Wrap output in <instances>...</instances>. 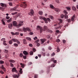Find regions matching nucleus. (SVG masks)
I'll return each mask as SVG.
<instances>
[{
  "label": "nucleus",
  "mask_w": 78,
  "mask_h": 78,
  "mask_svg": "<svg viewBox=\"0 0 78 78\" xmlns=\"http://www.w3.org/2000/svg\"><path fill=\"white\" fill-rule=\"evenodd\" d=\"M37 30H39L40 31V33H42L43 31V30L44 31H46L47 29H48V28H47V27L45 26L44 27V28L43 29H42V27L40 26H37Z\"/></svg>",
  "instance_id": "1"
},
{
  "label": "nucleus",
  "mask_w": 78,
  "mask_h": 78,
  "mask_svg": "<svg viewBox=\"0 0 78 78\" xmlns=\"http://www.w3.org/2000/svg\"><path fill=\"white\" fill-rule=\"evenodd\" d=\"M40 19H41L42 20H44L45 22V23H48V21L49 22H50V21H51V20L49 18H45L44 17H43L42 16L41 17H40Z\"/></svg>",
  "instance_id": "2"
},
{
  "label": "nucleus",
  "mask_w": 78,
  "mask_h": 78,
  "mask_svg": "<svg viewBox=\"0 0 78 78\" xmlns=\"http://www.w3.org/2000/svg\"><path fill=\"white\" fill-rule=\"evenodd\" d=\"M50 8H51L52 9H54L55 11H56L57 12H59V11H60L61 10L59 9L55 8V7L53 6L52 5H50Z\"/></svg>",
  "instance_id": "3"
},
{
  "label": "nucleus",
  "mask_w": 78,
  "mask_h": 78,
  "mask_svg": "<svg viewBox=\"0 0 78 78\" xmlns=\"http://www.w3.org/2000/svg\"><path fill=\"white\" fill-rule=\"evenodd\" d=\"M20 6L23 8H26L27 6V5L26 2H24L23 4L20 5Z\"/></svg>",
  "instance_id": "4"
},
{
  "label": "nucleus",
  "mask_w": 78,
  "mask_h": 78,
  "mask_svg": "<svg viewBox=\"0 0 78 78\" xmlns=\"http://www.w3.org/2000/svg\"><path fill=\"white\" fill-rule=\"evenodd\" d=\"M34 11L33 9H31L30 10V12H29L28 13L29 15H30V16H33L34 14Z\"/></svg>",
  "instance_id": "5"
},
{
  "label": "nucleus",
  "mask_w": 78,
  "mask_h": 78,
  "mask_svg": "<svg viewBox=\"0 0 78 78\" xmlns=\"http://www.w3.org/2000/svg\"><path fill=\"white\" fill-rule=\"evenodd\" d=\"M23 21H20L18 25V27H20L21 26H23Z\"/></svg>",
  "instance_id": "6"
},
{
  "label": "nucleus",
  "mask_w": 78,
  "mask_h": 78,
  "mask_svg": "<svg viewBox=\"0 0 78 78\" xmlns=\"http://www.w3.org/2000/svg\"><path fill=\"white\" fill-rule=\"evenodd\" d=\"M13 25L14 27H17L18 25L17 24V23L16 21H14L13 22Z\"/></svg>",
  "instance_id": "7"
},
{
  "label": "nucleus",
  "mask_w": 78,
  "mask_h": 78,
  "mask_svg": "<svg viewBox=\"0 0 78 78\" xmlns=\"http://www.w3.org/2000/svg\"><path fill=\"white\" fill-rule=\"evenodd\" d=\"M1 6L2 7H4V8H6L7 7V5L5 4L1 3Z\"/></svg>",
  "instance_id": "8"
},
{
  "label": "nucleus",
  "mask_w": 78,
  "mask_h": 78,
  "mask_svg": "<svg viewBox=\"0 0 78 78\" xmlns=\"http://www.w3.org/2000/svg\"><path fill=\"white\" fill-rule=\"evenodd\" d=\"M47 39H41V44H44V42H45L46 41Z\"/></svg>",
  "instance_id": "9"
},
{
  "label": "nucleus",
  "mask_w": 78,
  "mask_h": 78,
  "mask_svg": "<svg viewBox=\"0 0 78 78\" xmlns=\"http://www.w3.org/2000/svg\"><path fill=\"white\" fill-rule=\"evenodd\" d=\"M8 27L9 29H12V24L11 23H9L8 24Z\"/></svg>",
  "instance_id": "10"
},
{
  "label": "nucleus",
  "mask_w": 78,
  "mask_h": 78,
  "mask_svg": "<svg viewBox=\"0 0 78 78\" xmlns=\"http://www.w3.org/2000/svg\"><path fill=\"white\" fill-rule=\"evenodd\" d=\"M23 54L25 55H28V53L26 51H23Z\"/></svg>",
  "instance_id": "11"
},
{
  "label": "nucleus",
  "mask_w": 78,
  "mask_h": 78,
  "mask_svg": "<svg viewBox=\"0 0 78 78\" xmlns=\"http://www.w3.org/2000/svg\"><path fill=\"white\" fill-rule=\"evenodd\" d=\"M12 72H17V71H16V68L15 67L13 68L12 69Z\"/></svg>",
  "instance_id": "12"
},
{
  "label": "nucleus",
  "mask_w": 78,
  "mask_h": 78,
  "mask_svg": "<svg viewBox=\"0 0 78 78\" xmlns=\"http://www.w3.org/2000/svg\"><path fill=\"white\" fill-rule=\"evenodd\" d=\"M75 15H74L73 16V17L71 18V20L72 21H73L74 20V19H75Z\"/></svg>",
  "instance_id": "13"
},
{
  "label": "nucleus",
  "mask_w": 78,
  "mask_h": 78,
  "mask_svg": "<svg viewBox=\"0 0 78 78\" xmlns=\"http://www.w3.org/2000/svg\"><path fill=\"white\" fill-rule=\"evenodd\" d=\"M13 78H18L19 77L17 75H13Z\"/></svg>",
  "instance_id": "14"
},
{
  "label": "nucleus",
  "mask_w": 78,
  "mask_h": 78,
  "mask_svg": "<svg viewBox=\"0 0 78 78\" xmlns=\"http://www.w3.org/2000/svg\"><path fill=\"white\" fill-rule=\"evenodd\" d=\"M1 68L3 69L4 72H5L6 69H5V68L4 67L3 65H2L1 66Z\"/></svg>",
  "instance_id": "15"
},
{
  "label": "nucleus",
  "mask_w": 78,
  "mask_h": 78,
  "mask_svg": "<svg viewBox=\"0 0 78 78\" xmlns=\"http://www.w3.org/2000/svg\"><path fill=\"white\" fill-rule=\"evenodd\" d=\"M23 41L24 44H27V40L25 39H23Z\"/></svg>",
  "instance_id": "16"
},
{
  "label": "nucleus",
  "mask_w": 78,
  "mask_h": 78,
  "mask_svg": "<svg viewBox=\"0 0 78 78\" xmlns=\"http://www.w3.org/2000/svg\"><path fill=\"white\" fill-rule=\"evenodd\" d=\"M11 21H12V18H10L9 20H7V22L8 23H10Z\"/></svg>",
  "instance_id": "17"
},
{
  "label": "nucleus",
  "mask_w": 78,
  "mask_h": 78,
  "mask_svg": "<svg viewBox=\"0 0 78 78\" xmlns=\"http://www.w3.org/2000/svg\"><path fill=\"white\" fill-rule=\"evenodd\" d=\"M9 62H12V63H14V62H15L14 60H9Z\"/></svg>",
  "instance_id": "18"
},
{
  "label": "nucleus",
  "mask_w": 78,
  "mask_h": 78,
  "mask_svg": "<svg viewBox=\"0 0 78 78\" xmlns=\"http://www.w3.org/2000/svg\"><path fill=\"white\" fill-rule=\"evenodd\" d=\"M5 62L3 60H0V64H3Z\"/></svg>",
  "instance_id": "19"
},
{
  "label": "nucleus",
  "mask_w": 78,
  "mask_h": 78,
  "mask_svg": "<svg viewBox=\"0 0 78 78\" xmlns=\"http://www.w3.org/2000/svg\"><path fill=\"white\" fill-rule=\"evenodd\" d=\"M20 64L21 66V67H22L23 68H24L25 67V66H24V64H22V63H20Z\"/></svg>",
  "instance_id": "20"
},
{
  "label": "nucleus",
  "mask_w": 78,
  "mask_h": 78,
  "mask_svg": "<svg viewBox=\"0 0 78 78\" xmlns=\"http://www.w3.org/2000/svg\"><path fill=\"white\" fill-rule=\"evenodd\" d=\"M72 8V9L74 10V11H76V8L75 7L73 6Z\"/></svg>",
  "instance_id": "21"
},
{
  "label": "nucleus",
  "mask_w": 78,
  "mask_h": 78,
  "mask_svg": "<svg viewBox=\"0 0 78 78\" xmlns=\"http://www.w3.org/2000/svg\"><path fill=\"white\" fill-rule=\"evenodd\" d=\"M17 39H12V40L13 42H16V41H17Z\"/></svg>",
  "instance_id": "22"
},
{
  "label": "nucleus",
  "mask_w": 78,
  "mask_h": 78,
  "mask_svg": "<svg viewBox=\"0 0 78 78\" xmlns=\"http://www.w3.org/2000/svg\"><path fill=\"white\" fill-rule=\"evenodd\" d=\"M2 24L4 25H6V23L5 22V21H3V20H2Z\"/></svg>",
  "instance_id": "23"
},
{
  "label": "nucleus",
  "mask_w": 78,
  "mask_h": 78,
  "mask_svg": "<svg viewBox=\"0 0 78 78\" xmlns=\"http://www.w3.org/2000/svg\"><path fill=\"white\" fill-rule=\"evenodd\" d=\"M38 14H39L40 15H42L43 14V12L41 11H40L39 12Z\"/></svg>",
  "instance_id": "24"
},
{
  "label": "nucleus",
  "mask_w": 78,
  "mask_h": 78,
  "mask_svg": "<svg viewBox=\"0 0 78 78\" xmlns=\"http://www.w3.org/2000/svg\"><path fill=\"white\" fill-rule=\"evenodd\" d=\"M6 41H3V44L4 45H7V44L6 43Z\"/></svg>",
  "instance_id": "25"
},
{
  "label": "nucleus",
  "mask_w": 78,
  "mask_h": 78,
  "mask_svg": "<svg viewBox=\"0 0 78 78\" xmlns=\"http://www.w3.org/2000/svg\"><path fill=\"white\" fill-rule=\"evenodd\" d=\"M23 31H24V32H27V28H25V27H23Z\"/></svg>",
  "instance_id": "26"
},
{
  "label": "nucleus",
  "mask_w": 78,
  "mask_h": 78,
  "mask_svg": "<svg viewBox=\"0 0 78 78\" xmlns=\"http://www.w3.org/2000/svg\"><path fill=\"white\" fill-rule=\"evenodd\" d=\"M19 72H20V73L21 74H22V73H23V71H22V69H21V68L20 69V70L19 71Z\"/></svg>",
  "instance_id": "27"
},
{
  "label": "nucleus",
  "mask_w": 78,
  "mask_h": 78,
  "mask_svg": "<svg viewBox=\"0 0 78 78\" xmlns=\"http://www.w3.org/2000/svg\"><path fill=\"white\" fill-rule=\"evenodd\" d=\"M9 44H12V40H10L9 41Z\"/></svg>",
  "instance_id": "28"
},
{
  "label": "nucleus",
  "mask_w": 78,
  "mask_h": 78,
  "mask_svg": "<svg viewBox=\"0 0 78 78\" xmlns=\"http://www.w3.org/2000/svg\"><path fill=\"white\" fill-rule=\"evenodd\" d=\"M26 39H27V40H29V41H31V39L30 37H26Z\"/></svg>",
  "instance_id": "29"
},
{
  "label": "nucleus",
  "mask_w": 78,
  "mask_h": 78,
  "mask_svg": "<svg viewBox=\"0 0 78 78\" xmlns=\"http://www.w3.org/2000/svg\"><path fill=\"white\" fill-rule=\"evenodd\" d=\"M30 55H33V51H31L30 52Z\"/></svg>",
  "instance_id": "30"
},
{
  "label": "nucleus",
  "mask_w": 78,
  "mask_h": 78,
  "mask_svg": "<svg viewBox=\"0 0 78 78\" xmlns=\"http://www.w3.org/2000/svg\"><path fill=\"white\" fill-rule=\"evenodd\" d=\"M4 53H8V51L7 50L5 49Z\"/></svg>",
  "instance_id": "31"
},
{
  "label": "nucleus",
  "mask_w": 78,
  "mask_h": 78,
  "mask_svg": "<svg viewBox=\"0 0 78 78\" xmlns=\"http://www.w3.org/2000/svg\"><path fill=\"white\" fill-rule=\"evenodd\" d=\"M0 9L1 10H2V11L4 9H5V8H4L3 7H0Z\"/></svg>",
  "instance_id": "32"
},
{
  "label": "nucleus",
  "mask_w": 78,
  "mask_h": 78,
  "mask_svg": "<svg viewBox=\"0 0 78 78\" xmlns=\"http://www.w3.org/2000/svg\"><path fill=\"white\" fill-rule=\"evenodd\" d=\"M14 45L15 47H18V44L16 43H14Z\"/></svg>",
  "instance_id": "33"
},
{
  "label": "nucleus",
  "mask_w": 78,
  "mask_h": 78,
  "mask_svg": "<svg viewBox=\"0 0 78 78\" xmlns=\"http://www.w3.org/2000/svg\"><path fill=\"white\" fill-rule=\"evenodd\" d=\"M27 31H31V30H30V28L28 27H27Z\"/></svg>",
  "instance_id": "34"
},
{
  "label": "nucleus",
  "mask_w": 78,
  "mask_h": 78,
  "mask_svg": "<svg viewBox=\"0 0 78 78\" xmlns=\"http://www.w3.org/2000/svg\"><path fill=\"white\" fill-rule=\"evenodd\" d=\"M23 58L24 59H27V56H26L25 55H23Z\"/></svg>",
  "instance_id": "35"
},
{
  "label": "nucleus",
  "mask_w": 78,
  "mask_h": 78,
  "mask_svg": "<svg viewBox=\"0 0 78 78\" xmlns=\"http://www.w3.org/2000/svg\"><path fill=\"white\" fill-rule=\"evenodd\" d=\"M66 8L67 9V10L68 11H70V9H71L69 7H66Z\"/></svg>",
  "instance_id": "36"
},
{
  "label": "nucleus",
  "mask_w": 78,
  "mask_h": 78,
  "mask_svg": "<svg viewBox=\"0 0 78 78\" xmlns=\"http://www.w3.org/2000/svg\"><path fill=\"white\" fill-rule=\"evenodd\" d=\"M9 6H12V2H9Z\"/></svg>",
  "instance_id": "37"
},
{
  "label": "nucleus",
  "mask_w": 78,
  "mask_h": 78,
  "mask_svg": "<svg viewBox=\"0 0 78 78\" xmlns=\"http://www.w3.org/2000/svg\"><path fill=\"white\" fill-rule=\"evenodd\" d=\"M23 54L22 53H21L20 54V57H21V58H22V56H23Z\"/></svg>",
  "instance_id": "38"
},
{
  "label": "nucleus",
  "mask_w": 78,
  "mask_h": 78,
  "mask_svg": "<svg viewBox=\"0 0 78 78\" xmlns=\"http://www.w3.org/2000/svg\"><path fill=\"white\" fill-rule=\"evenodd\" d=\"M65 19H68V16L66 14H65Z\"/></svg>",
  "instance_id": "39"
},
{
  "label": "nucleus",
  "mask_w": 78,
  "mask_h": 78,
  "mask_svg": "<svg viewBox=\"0 0 78 78\" xmlns=\"http://www.w3.org/2000/svg\"><path fill=\"white\" fill-rule=\"evenodd\" d=\"M59 20L60 21V23H62V20L61 19H60Z\"/></svg>",
  "instance_id": "40"
},
{
  "label": "nucleus",
  "mask_w": 78,
  "mask_h": 78,
  "mask_svg": "<svg viewBox=\"0 0 78 78\" xmlns=\"http://www.w3.org/2000/svg\"><path fill=\"white\" fill-rule=\"evenodd\" d=\"M10 65L11 67H14V65H13V64L11 63H10Z\"/></svg>",
  "instance_id": "41"
},
{
  "label": "nucleus",
  "mask_w": 78,
  "mask_h": 78,
  "mask_svg": "<svg viewBox=\"0 0 78 78\" xmlns=\"http://www.w3.org/2000/svg\"><path fill=\"white\" fill-rule=\"evenodd\" d=\"M55 64H52L51 66V67H55Z\"/></svg>",
  "instance_id": "42"
},
{
  "label": "nucleus",
  "mask_w": 78,
  "mask_h": 78,
  "mask_svg": "<svg viewBox=\"0 0 78 78\" xmlns=\"http://www.w3.org/2000/svg\"><path fill=\"white\" fill-rule=\"evenodd\" d=\"M17 6H16V7H15L13 8V9L14 10H16V9H17Z\"/></svg>",
  "instance_id": "43"
},
{
  "label": "nucleus",
  "mask_w": 78,
  "mask_h": 78,
  "mask_svg": "<svg viewBox=\"0 0 78 78\" xmlns=\"http://www.w3.org/2000/svg\"><path fill=\"white\" fill-rule=\"evenodd\" d=\"M64 12L65 13V14H68V13H67V11H66V10H64Z\"/></svg>",
  "instance_id": "44"
},
{
  "label": "nucleus",
  "mask_w": 78,
  "mask_h": 78,
  "mask_svg": "<svg viewBox=\"0 0 78 78\" xmlns=\"http://www.w3.org/2000/svg\"><path fill=\"white\" fill-rule=\"evenodd\" d=\"M55 55V52H53V53L51 55V56H53Z\"/></svg>",
  "instance_id": "45"
},
{
  "label": "nucleus",
  "mask_w": 78,
  "mask_h": 78,
  "mask_svg": "<svg viewBox=\"0 0 78 78\" xmlns=\"http://www.w3.org/2000/svg\"><path fill=\"white\" fill-rule=\"evenodd\" d=\"M57 52H59V51H60V49H59V48H57Z\"/></svg>",
  "instance_id": "46"
},
{
  "label": "nucleus",
  "mask_w": 78,
  "mask_h": 78,
  "mask_svg": "<svg viewBox=\"0 0 78 78\" xmlns=\"http://www.w3.org/2000/svg\"><path fill=\"white\" fill-rule=\"evenodd\" d=\"M29 45L30 47H33V44H30Z\"/></svg>",
  "instance_id": "47"
},
{
  "label": "nucleus",
  "mask_w": 78,
  "mask_h": 78,
  "mask_svg": "<svg viewBox=\"0 0 78 78\" xmlns=\"http://www.w3.org/2000/svg\"><path fill=\"white\" fill-rule=\"evenodd\" d=\"M71 21V20H70V19H68L67 20V22H68L69 23H70Z\"/></svg>",
  "instance_id": "48"
},
{
  "label": "nucleus",
  "mask_w": 78,
  "mask_h": 78,
  "mask_svg": "<svg viewBox=\"0 0 78 78\" xmlns=\"http://www.w3.org/2000/svg\"><path fill=\"white\" fill-rule=\"evenodd\" d=\"M0 73H1V74H4V72H3V71H0Z\"/></svg>",
  "instance_id": "49"
},
{
  "label": "nucleus",
  "mask_w": 78,
  "mask_h": 78,
  "mask_svg": "<svg viewBox=\"0 0 78 78\" xmlns=\"http://www.w3.org/2000/svg\"><path fill=\"white\" fill-rule=\"evenodd\" d=\"M50 17L51 19H53V17L52 16H50Z\"/></svg>",
  "instance_id": "50"
},
{
  "label": "nucleus",
  "mask_w": 78,
  "mask_h": 78,
  "mask_svg": "<svg viewBox=\"0 0 78 78\" xmlns=\"http://www.w3.org/2000/svg\"><path fill=\"white\" fill-rule=\"evenodd\" d=\"M16 42H17V43L18 44H20V42H19V40H18L17 39L16 40Z\"/></svg>",
  "instance_id": "51"
},
{
  "label": "nucleus",
  "mask_w": 78,
  "mask_h": 78,
  "mask_svg": "<svg viewBox=\"0 0 78 78\" xmlns=\"http://www.w3.org/2000/svg\"><path fill=\"white\" fill-rule=\"evenodd\" d=\"M19 32H16L15 33V35H19Z\"/></svg>",
  "instance_id": "52"
},
{
  "label": "nucleus",
  "mask_w": 78,
  "mask_h": 78,
  "mask_svg": "<svg viewBox=\"0 0 78 78\" xmlns=\"http://www.w3.org/2000/svg\"><path fill=\"white\" fill-rule=\"evenodd\" d=\"M56 42H60V40H59V39H58L57 40H56Z\"/></svg>",
  "instance_id": "53"
},
{
  "label": "nucleus",
  "mask_w": 78,
  "mask_h": 78,
  "mask_svg": "<svg viewBox=\"0 0 78 78\" xmlns=\"http://www.w3.org/2000/svg\"><path fill=\"white\" fill-rule=\"evenodd\" d=\"M64 17V16L63 15H62L61 16V17L62 19V18H63Z\"/></svg>",
  "instance_id": "54"
},
{
  "label": "nucleus",
  "mask_w": 78,
  "mask_h": 78,
  "mask_svg": "<svg viewBox=\"0 0 78 78\" xmlns=\"http://www.w3.org/2000/svg\"><path fill=\"white\" fill-rule=\"evenodd\" d=\"M55 60V58H52L51 59V61H53Z\"/></svg>",
  "instance_id": "55"
},
{
  "label": "nucleus",
  "mask_w": 78,
  "mask_h": 78,
  "mask_svg": "<svg viewBox=\"0 0 78 78\" xmlns=\"http://www.w3.org/2000/svg\"><path fill=\"white\" fill-rule=\"evenodd\" d=\"M40 45H41V44L38 43L37 44V47H39Z\"/></svg>",
  "instance_id": "56"
},
{
  "label": "nucleus",
  "mask_w": 78,
  "mask_h": 78,
  "mask_svg": "<svg viewBox=\"0 0 78 78\" xmlns=\"http://www.w3.org/2000/svg\"><path fill=\"white\" fill-rule=\"evenodd\" d=\"M29 34H30V35H33V33L32 32H30L29 33Z\"/></svg>",
  "instance_id": "57"
},
{
  "label": "nucleus",
  "mask_w": 78,
  "mask_h": 78,
  "mask_svg": "<svg viewBox=\"0 0 78 78\" xmlns=\"http://www.w3.org/2000/svg\"><path fill=\"white\" fill-rule=\"evenodd\" d=\"M11 34H12V35H15V33H14V32H11Z\"/></svg>",
  "instance_id": "58"
},
{
  "label": "nucleus",
  "mask_w": 78,
  "mask_h": 78,
  "mask_svg": "<svg viewBox=\"0 0 78 78\" xmlns=\"http://www.w3.org/2000/svg\"><path fill=\"white\" fill-rule=\"evenodd\" d=\"M42 54L43 55V56H45V53H42Z\"/></svg>",
  "instance_id": "59"
},
{
  "label": "nucleus",
  "mask_w": 78,
  "mask_h": 78,
  "mask_svg": "<svg viewBox=\"0 0 78 78\" xmlns=\"http://www.w3.org/2000/svg\"><path fill=\"white\" fill-rule=\"evenodd\" d=\"M63 43H64V44H65V43H66V40H63Z\"/></svg>",
  "instance_id": "60"
},
{
  "label": "nucleus",
  "mask_w": 78,
  "mask_h": 78,
  "mask_svg": "<svg viewBox=\"0 0 78 78\" xmlns=\"http://www.w3.org/2000/svg\"><path fill=\"white\" fill-rule=\"evenodd\" d=\"M47 38L48 39H50V36L48 35L47 37Z\"/></svg>",
  "instance_id": "61"
},
{
  "label": "nucleus",
  "mask_w": 78,
  "mask_h": 78,
  "mask_svg": "<svg viewBox=\"0 0 78 78\" xmlns=\"http://www.w3.org/2000/svg\"><path fill=\"white\" fill-rule=\"evenodd\" d=\"M37 75L35 74V78H37Z\"/></svg>",
  "instance_id": "62"
},
{
  "label": "nucleus",
  "mask_w": 78,
  "mask_h": 78,
  "mask_svg": "<svg viewBox=\"0 0 78 78\" xmlns=\"http://www.w3.org/2000/svg\"><path fill=\"white\" fill-rule=\"evenodd\" d=\"M39 40L38 39L35 42V43H37V42H39Z\"/></svg>",
  "instance_id": "63"
},
{
  "label": "nucleus",
  "mask_w": 78,
  "mask_h": 78,
  "mask_svg": "<svg viewBox=\"0 0 78 78\" xmlns=\"http://www.w3.org/2000/svg\"><path fill=\"white\" fill-rule=\"evenodd\" d=\"M37 39V37H35L34 38V40H36V39Z\"/></svg>",
  "instance_id": "64"
}]
</instances>
